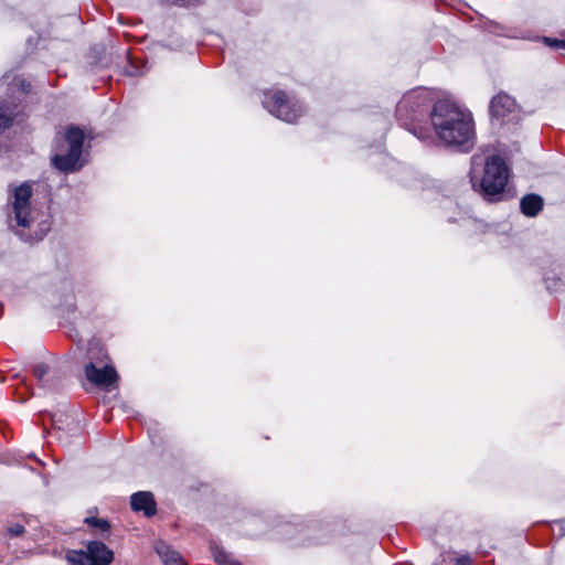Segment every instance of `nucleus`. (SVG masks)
<instances>
[{
	"mask_svg": "<svg viewBox=\"0 0 565 565\" xmlns=\"http://www.w3.org/2000/svg\"><path fill=\"white\" fill-rule=\"evenodd\" d=\"M65 141L68 146L66 153H55L52 157V164L58 171L68 173L75 172L83 167L81 160L84 145V131L78 127H70L65 132Z\"/></svg>",
	"mask_w": 565,
	"mask_h": 565,
	"instance_id": "nucleus-5",
	"label": "nucleus"
},
{
	"mask_svg": "<svg viewBox=\"0 0 565 565\" xmlns=\"http://www.w3.org/2000/svg\"><path fill=\"white\" fill-rule=\"evenodd\" d=\"M473 190L479 192L488 201H498L509 180V168L504 160L497 154L487 158L483 174L480 179L475 170L470 173Z\"/></svg>",
	"mask_w": 565,
	"mask_h": 565,
	"instance_id": "nucleus-4",
	"label": "nucleus"
},
{
	"mask_svg": "<svg viewBox=\"0 0 565 565\" xmlns=\"http://www.w3.org/2000/svg\"><path fill=\"white\" fill-rule=\"evenodd\" d=\"M433 129L446 147L469 152L476 142L472 114L449 99L435 102L429 113Z\"/></svg>",
	"mask_w": 565,
	"mask_h": 565,
	"instance_id": "nucleus-1",
	"label": "nucleus"
},
{
	"mask_svg": "<svg viewBox=\"0 0 565 565\" xmlns=\"http://www.w3.org/2000/svg\"><path fill=\"white\" fill-rule=\"evenodd\" d=\"M546 42L552 45V46H556V47H563L565 49V41H561V40H551V39H545Z\"/></svg>",
	"mask_w": 565,
	"mask_h": 565,
	"instance_id": "nucleus-19",
	"label": "nucleus"
},
{
	"mask_svg": "<svg viewBox=\"0 0 565 565\" xmlns=\"http://www.w3.org/2000/svg\"><path fill=\"white\" fill-rule=\"evenodd\" d=\"M434 94L427 88H416L406 93L396 106V117L399 124L416 136L426 141L429 138L428 129L422 126L429 109L434 106Z\"/></svg>",
	"mask_w": 565,
	"mask_h": 565,
	"instance_id": "nucleus-3",
	"label": "nucleus"
},
{
	"mask_svg": "<svg viewBox=\"0 0 565 565\" xmlns=\"http://www.w3.org/2000/svg\"><path fill=\"white\" fill-rule=\"evenodd\" d=\"M85 552L96 565H109L114 559V552L100 541H89Z\"/></svg>",
	"mask_w": 565,
	"mask_h": 565,
	"instance_id": "nucleus-10",
	"label": "nucleus"
},
{
	"mask_svg": "<svg viewBox=\"0 0 565 565\" xmlns=\"http://www.w3.org/2000/svg\"><path fill=\"white\" fill-rule=\"evenodd\" d=\"M543 205L542 196L534 193L524 195L520 202L521 212L529 217L536 216L542 211Z\"/></svg>",
	"mask_w": 565,
	"mask_h": 565,
	"instance_id": "nucleus-12",
	"label": "nucleus"
},
{
	"mask_svg": "<svg viewBox=\"0 0 565 565\" xmlns=\"http://www.w3.org/2000/svg\"><path fill=\"white\" fill-rule=\"evenodd\" d=\"M264 107L275 117L294 122L302 114V107L298 103H290L284 92L265 93Z\"/></svg>",
	"mask_w": 565,
	"mask_h": 565,
	"instance_id": "nucleus-6",
	"label": "nucleus"
},
{
	"mask_svg": "<svg viewBox=\"0 0 565 565\" xmlns=\"http://www.w3.org/2000/svg\"><path fill=\"white\" fill-rule=\"evenodd\" d=\"M7 532L10 536L17 537L24 533V526L22 524L14 523L8 526Z\"/></svg>",
	"mask_w": 565,
	"mask_h": 565,
	"instance_id": "nucleus-17",
	"label": "nucleus"
},
{
	"mask_svg": "<svg viewBox=\"0 0 565 565\" xmlns=\"http://www.w3.org/2000/svg\"><path fill=\"white\" fill-rule=\"evenodd\" d=\"M555 524L558 525V527H559V536H564L565 535V519L556 521Z\"/></svg>",
	"mask_w": 565,
	"mask_h": 565,
	"instance_id": "nucleus-20",
	"label": "nucleus"
},
{
	"mask_svg": "<svg viewBox=\"0 0 565 565\" xmlns=\"http://www.w3.org/2000/svg\"><path fill=\"white\" fill-rule=\"evenodd\" d=\"M490 114L501 122H508L516 117L518 105L514 98L508 94L500 93L490 102Z\"/></svg>",
	"mask_w": 565,
	"mask_h": 565,
	"instance_id": "nucleus-8",
	"label": "nucleus"
},
{
	"mask_svg": "<svg viewBox=\"0 0 565 565\" xmlns=\"http://www.w3.org/2000/svg\"><path fill=\"white\" fill-rule=\"evenodd\" d=\"M131 509L136 512H142L147 518L153 516L157 513V502L154 497L149 491H139L130 498Z\"/></svg>",
	"mask_w": 565,
	"mask_h": 565,
	"instance_id": "nucleus-9",
	"label": "nucleus"
},
{
	"mask_svg": "<svg viewBox=\"0 0 565 565\" xmlns=\"http://www.w3.org/2000/svg\"><path fill=\"white\" fill-rule=\"evenodd\" d=\"M84 373L90 383L99 387L113 386L119 379L118 373L113 365L104 364L98 367L93 361H89L85 365Z\"/></svg>",
	"mask_w": 565,
	"mask_h": 565,
	"instance_id": "nucleus-7",
	"label": "nucleus"
},
{
	"mask_svg": "<svg viewBox=\"0 0 565 565\" xmlns=\"http://www.w3.org/2000/svg\"><path fill=\"white\" fill-rule=\"evenodd\" d=\"M15 114L9 107L0 106V135L8 130L14 121Z\"/></svg>",
	"mask_w": 565,
	"mask_h": 565,
	"instance_id": "nucleus-16",
	"label": "nucleus"
},
{
	"mask_svg": "<svg viewBox=\"0 0 565 565\" xmlns=\"http://www.w3.org/2000/svg\"><path fill=\"white\" fill-rule=\"evenodd\" d=\"M156 552L164 565H186L181 555L163 542L156 545Z\"/></svg>",
	"mask_w": 565,
	"mask_h": 565,
	"instance_id": "nucleus-13",
	"label": "nucleus"
},
{
	"mask_svg": "<svg viewBox=\"0 0 565 565\" xmlns=\"http://www.w3.org/2000/svg\"><path fill=\"white\" fill-rule=\"evenodd\" d=\"M33 375L38 380L40 387L46 391H54L60 383V377L52 373L44 363H39L33 367Z\"/></svg>",
	"mask_w": 565,
	"mask_h": 565,
	"instance_id": "nucleus-11",
	"label": "nucleus"
},
{
	"mask_svg": "<svg viewBox=\"0 0 565 565\" xmlns=\"http://www.w3.org/2000/svg\"><path fill=\"white\" fill-rule=\"evenodd\" d=\"M456 565H471V558L468 555L460 556L456 559Z\"/></svg>",
	"mask_w": 565,
	"mask_h": 565,
	"instance_id": "nucleus-18",
	"label": "nucleus"
},
{
	"mask_svg": "<svg viewBox=\"0 0 565 565\" xmlns=\"http://www.w3.org/2000/svg\"><path fill=\"white\" fill-rule=\"evenodd\" d=\"M84 523L87 524L95 534H109L110 524L106 519H100L96 516H86L84 519Z\"/></svg>",
	"mask_w": 565,
	"mask_h": 565,
	"instance_id": "nucleus-14",
	"label": "nucleus"
},
{
	"mask_svg": "<svg viewBox=\"0 0 565 565\" xmlns=\"http://www.w3.org/2000/svg\"><path fill=\"white\" fill-rule=\"evenodd\" d=\"M66 559L70 565H96L85 551H68Z\"/></svg>",
	"mask_w": 565,
	"mask_h": 565,
	"instance_id": "nucleus-15",
	"label": "nucleus"
},
{
	"mask_svg": "<svg viewBox=\"0 0 565 565\" xmlns=\"http://www.w3.org/2000/svg\"><path fill=\"white\" fill-rule=\"evenodd\" d=\"M33 195L32 183L23 182L19 185L9 184L8 199L6 203V222L19 238L26 243H36L46 234L49 227L40 232L31 231L34 215L31 206Z\"/></svg>",
	"mask_w": 565,
	"mask_h": 565,
	"instance_id": "nucleus-2",
	"label": "nucleus"
}]
</instances>
